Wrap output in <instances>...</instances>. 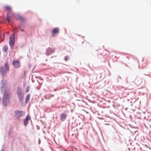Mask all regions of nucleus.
<instances>
[{"instance_id": "6ab92c4d", "label": "nucleus", "mask_w": 151, "mask_h": 151, "mask_svg": "<svg viewBox=\"0 0 151 151\" xmlns=\"http://www.w3.org/2000/svg\"><path fill=\"white\" fill-rule=\"evenodd\" d=\"M86 44H87V45H88V44H89V43H88V42H87Z\"/></svg>"}, {"instance_id": "f257e3e1", "label": "nucleus", "mask_w": 151, "mask_h": 151, "mask_svg": "<svg viewBox=\"0 0 151 151\" xmlns=\"http://www.w3.org/2000/svg\"><path fill=\"white\" fill-rule=\"evenodd\" d=\"M9 94L6 92L4 94L3 99V104L5 106L9 101Z\"/></svg>"}, {"instance_id": "4468645a", "label": "nucleus", "mask_w": 151, "mask_h": 151, "mask_svg": "<svg viewBox=\"0 0 151 151\" xmlns=\"http://www.w3.org/2000/svg\"><path fill=\"white\" fill-rule=\"evenodd\" d=\"M25 114V113L23 111H19V117L23 116Z\"/></svg>"}, {"instance_id": "f3484780", "label": "nucleus", "mask_w": 151, "mask_h": 151, "mask_svg": "<svg viewBox=\"0 0 151 151\" xmlns=\"http://www.w3.org/2000/svg\"><path fill=\"white\" fill-rule=\"evenodd\" d=\"M30 87L29 86H28L27 87L26 90V92H28L29 91Z\"/></svg>"}, {"instance_id": "ddd939ff", "label": "nucleus", "mask_w": 151, "mask_h": 151, "mask_svg": "<svg viewBox=\"0 0 151 151\" xmlns=\"http://www.w3.org/2000/svg\"><path fill=\"white\" fill-rule=\"evenodd\" d=\"M26 19L22 16H19V21L22 22H24L25 21Z\"/></svg>"}, {"instance_id": "a211bd4d", "label": "nucleus", "mask_w": 151, "mask_h": 151, "mask_svg": "<svg viewBox=\"0 0 151 151\" xmlns=\"http://www.w3.org/2000/svg\"><path fill=\"white\" fill-rule=\"evenodd\" d=\"M68 60L67 57H65V60L66 61V60Z\"/></svg>"}, {"instance_id": "7ed1b4c3", "label": "nucleus", "mask_w": 151, "mask_h": 151, "mask_svg": "<svg viewBox=\"0 0 151 151\" xmlns=\"http://www.w3.org/2000/svg\"><path fill=\"white\" fill-rule=\"evenodd\" d=\"M55 51V50L53 48L49 47L47 49L46 52V53L47 55H50L53 53Z\"/></svg>"}, {"instance_id": "f03ea898", "label": "nucleus", "mask_w": 151, "mask_h": 151, "mask_svg": "<svg viewBox=\"0 0 151 151\" xmlns=\"http://www.w3.org/2000/svg\"><path fill=\"white\" fill-rule=\"evenodd\" d=\"M14 41V35L13 34L11 35L10 37L9 44L10 45H13Z\"/></svg>"}, {"instance_id": "20e7f679", "label": "nucleus", "mask_w": 151, "mask_h": 151, "mask_svg": "<svg viewBox=\"0 0 151 151\" xmlns=\"http://www.w3.org/2000/svg\"><path fill=\"white\" fill-rule=\"evenodd\" d=\"M31 119V118L29 115H27L26 118L24 121V124L25 126H26L28 124V121Z\"/></svg>"}, {"instance_id": "f8f14e48", "label": "nucleus", "mask_w": 151, "mask_h": 151, "mask_svg": "<svg viewBox=\"0 0 151 151\" xmlns=\"http://www.w3.org/2000/svg\"><path fill=\"white\" fill-rule=\"evenodd\" d=\"M30 97V94H28L26 98L25 102L26 103H27L29 101Z\"/></svg>"}, {"instance_id": "9d476101", "label": "nucleus", "mask_w": 151, "mask_h": 151, "mask_svg": "<svg viewBox=\"0 0 151 151\" xmlns=\"http://www.w3.org/2000/svg\"><path fill=\"white\" fill-rule=\"evenodd\" d=\"M8 49V47L7 45H4L2 48V50L4 52H6Z\"/></svg>"}, {"instance_id": "6e6552de", "label": "nucleus", "mask_w": 151, "mask_h": 151, "mask_svg": "<svg viewBox=\"0 0 151 151\" xmlns=\"http://www.w3.org/2000/svg\"><path fill=\"white\" fill-rule=\"evenodd\" d=\"M4 9L5 10L7 11V12H10L11 10V7L8 6H6L4 7Z\"/></svg>"}, {"instance_id": "1a4fd4ad", "label": "nucleus", "mask_w": 151, "mask_h": 151, "mask_svg": "<svg viewBox=\"0 0 151 151\" xmlns=\"http://www.w3.org/2000/svg\"><path fill=\"white\" fill-rule=\"evenodd\" d=\"M0 72L3 76L6 74L5 70L3 67H1L0 68Z\"/></svg>"}, {"instance_id": "0eeeda50", "label": "nucleus", "mask_w": 151, "mask_h": 151, "mask_svg": "<svg viewBox=\"0 0 151 151\" xmlns=\"http://www.w3.org/2000/svg\"><path fill=\"white\" fill-rule=\"evenodd\" d=\"M13 65L14 67L17 68L19 66V62L17 61H14Z\"/></svg>"}, {"instance_id": "9b49d317", "label": "nucleus", "mask_w": 151, "mask_h": 151, "mask_svg": "<svg viewBox=\"0 0 151 151\" xmlns=\"http://www.w3.org/2000/svg\"><path fill=\"white\" fill-rule=\"evenodd\" d=\"M4 67L5 68L6 70L8 71L9 70V65L8 63H5L4 65Z\"/></svg>"}, {"instance_id": "39448f33", "label": "nucleus", "mask_w": 151, "mask_h": 151, "mask_svg": "<svg viewBox=\"0 0 151 151\" xmlns=\"http://www.w3.org/2000/svg\"><path fill=\"white\" fill-rule=\"evenodd\" d=\"M67 115L65 113H62L60 115V119L62 121L65 119Z\"/></svg>"}, {"instance_id": "2eb2a0df", "label": "nucleus", "mask_w": 151, "mask_h": 151, "mask_svg": "<svg viewBox=\"0 0 151 151\" xmlns=\"http://www.w3.org/2000/svg\"><path fill=\"white\" fill-rule=\"evenodd\" d=\"M6 20L9 23L10 22V18L9 17L8 14L7 15Z\"/></svg>"}, {"instance_id": "aec40b11", "label": "nucleus", "mask_w": 151, "mask_h": 151, "mask_svg": "<svg viewBox=\"0 0 151 151\" xmlns=\"http://www.w3.org/2000/svg\"><path fill=\"white\" fill-rule=\"evenodd\" d=\"M4 151V150H3V151Z\"/></svg>"}, {"instance_id": "dca6fc26", "label": "nucleus", "mask_w": 151, "mask_h": 151, "mask_svg": "<svg viewBox=\"0 0 151 151\" xmlns=\"http://www.w3.org/2000/svg\"><path fill=\"white\" fill-rule=\"evenodd\" d=\"M15 115L14 116L15 117H17L18 116V114L19 113V111H16L15 112Z\"/></svg>"}, {"instance_id": "423d86ee", "label": "nucleus", "mask_w": 151, "mask_h": 151, "mask_svg": "<svg viewBox=\"0 0 151 151\" xmlns=\"http://www.w3.org/2000/svg\"><path fill=\"white\" fill-rule=\"evenodd\" d=\"M59 32V29L58 28H53L52 30V33L53 34H58Z\"/></svg>"}]
</instances>
